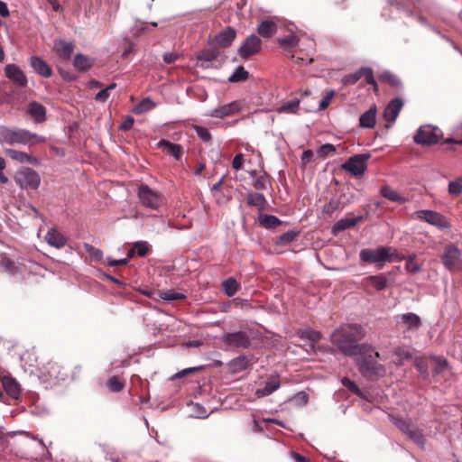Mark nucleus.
<instances>
[{
  "label": "nucleus",
  "instance_id": "12",
  "mask_svg": "<svg viewBox=\"0 0 462 462\" xmlns=\"http://www.w3.org/2000/svg\"><path fill=\"white\" fill-rule=\"evenodd\" d=\"M442 133L439 128L431 125H422L414 136V142L420 145H432L439 142Z\"/></svg>",
  "mask_w": 462,
  "mask_h": 462
},
{
  "label": "nucleus",
  "instance_id": "7",
  "mask_svg": "<svg viewBox=\"0 0 462 462\" xmlns=\"http://www.w3.org/2000/svg\"><path fill=\"white\" fill-rule=\"evenodd\" d=\"M221 341L226 347L237 350L247 349L251 346V337L245 330L225 333Z\"/></svg>",
  "mask_w": 462,
  "mask_h": 462
},
{
  "label": "nucleus",
  "instance_id": "48",
  "mask_svg": "<svg viewBox=\"0 0 462 462\" xmlns=\"http://www.w3.org/2000/svg\"><path fill=\"white\" fill-rule=\"evenodd\" d=\"M405 269L410 273H417L420 271V264L416 260V255H409L406 260Z\"/></svg>",
  "mask_w": 462,
  "mask_h": 462
},
{
  "label": "nucleus",
  "instance_id": "33",
  "mask_svg": "<svg viewBox=\"0 0 462 462\" xmlns=\"http://www.w3.org/2000/svg\"><path fill=\"white\" fill-rule=\"evenodd\" d=\"M362 217H356L353 218H342L335 223L332 227L333 234L337 235L346 229L355 226L358 222L362 220Z\"/></svg>",
  "mask_w": 462,
  "mask_h": 462
},
{
  "label": "nucleus",
  "instance_id": "32",
  "mask_svg": "<svg viewBox=\"0 0 462 462\" xmlns=\"http://www.w3.org/2000/svg\"><path fill=\"white\" fill-rule=\"evenodd\" d=\"M280 387V381L278 376H273L267 381L263 388L257 389L255 394L257 397H264L272 394Z\"/></svg>",
  "mask_w": 462,
  "mask_h": 462
},
{
  "label": "nucleus",
  "instance_id": "19",
  "mask_svg": "<svg viewBox=\"0 0 462 462\" xmlns=\"http://www.w3.org/2000/svg\"><path fill=\"white\" fill-rule=\"evenodd\" d=\"M6 78L12 80L16 86L24 88L27 85V78L23 70L15 64H7L5 68Z\"/></svg>",
  "mask_w": 462,
  "mask_h": 462
},
{
  "label": "nucleus",
  "instance_id": "44",
  "mask_svg": "<svg viewBox=\"0 0 462 462\" xmlns=\"http://www.w3.org/2000/svg\"><path fill=\"white\" fill-rule=\"evenodd\" d=\"M106 386L114 393L121 392L125 387V380L116 375L112 376L106 382Z\"/></svg>",
  "mask_w": 462,
  "mask_h": 462
},
{
  "label": "nucleus",
  "instance_id": "22",
  "mask_svg": "<svg viewBox=\"0 0 462 462\" xmlns=\"http://www.w3.org/2000/svg\"><path fill=\"white\" fill-rule=\"evenodd\" d=\"M74 47L72 42L64 40H57L54 42L53 49L59 57L68 60L73 53Z\"/></svg>",
  "mask_w": 462,
  "mask_h": 462
},
{
  "label": "nucleus",
  "instance_id": "63",
  "mask_svg": "<svg viewBox=\"0 0 462 462\" xmlns=\"http://www.w3.org/2000/svg\"><path fill=\"white\" fill-rule=\"evenodd\" d=\"M202 369V366H196V367H190V368H186V369H183L182 371L177 373L176 374H174L172 376V379H179V378H181V377H184L188 374H193L197 371H199Z\"/></svg>",
  "mask_w": 462,
  "mask_h": 462
},
{
  "label": "nucleus",
  "instance_id": "26",
  "mask_svg": "<svg viewBox=\"0 0 462 462\" xmlns=\"http://www.w3.org/2000/svg\"><path fill=\"white\" fill-rule=\"evenodd\" d=\"M157 146L166 154L172 155L179 160L182 153V147L180 144L172 143L167 140H161Z\"/></svg>",
  "mask_w": 462,
  "mask_h": 462
},
{
  "label": "nucleus",
  "instance_id": "6",
  "mask_svg": "<svg viewBox=\"0 0 462 462\" xmlns=\"http://www.w3.org/2000/svg\"><path fill=\"white\" fill-rule=\"evenodd\" d=\"M137 194L141 204L151 209H158L165 202L162 194L145 184L139 186Z\"/></svg>",
  "mask_w": 462,
  "mask_h": 462
},
{
  "label": "nucleus",
  "instance_id": "49",
  "mask_svg": "<svg viewBox=\"0 0 462 462\" xmlns=\"http://www.w3.org/2000/svg\"><path fill=\"white\" fill-rule=\"evenodd\" d=\"M116 88V83L109 84L106 88L100 90L98 93L96 94L95 100L100 103H105L110 96V91L115 89Z\"/></svg>",
  "mask_w": 462,
  "mask_h": 462
},
{
  "label": "nucleus",
  "instance_id": "54",
  "mask_svg": "<svg viewBox=\"0 0 462 462\" xmlns=\"http://www.w3.org/2000/svg\"><path fill=\"white\" fill-rule=\"evenodd\" d=\"M362 78L361 68L355 73L347 74L342 79L344 85H354Z\"/></svg>",
  "mask_w": 462,
  "mask_h": 462
},
{
  "label": "nucleus",
  "instance_id": "40",
  "mask_svg": "<svg viewBox=\"0 0 462 462\" xmlns=\"http://www.w3.org/2000/svg\"><path fill=\"white\" fill-rule=\"evenodd\" d=\"M259 223L266 228H273L281 224V220L273 215H260Z\"/></svg>",
  "mask_w": 462,
  "mask_h": 462
},
{
  "label": "nucleus",
  "instance_id": "27",
  "mask_svg": "<svg viewBox=\"0 0 462 462\" xmlns=\"http://www.w3.org/2000/svg\"><path fill=\"white\" fill-rule=\"evenodd\" d=\"M31 66L38 74L44 78H50L51 76L52 70L51 67L42 59L37 56L31 58Z\"/></svg>",
  "mask_w": 462,
  "mask_h": 462
},
{
  "label": "nucleus",
  "instance_id": "24",
  "mask_svg": "<svg viewBox=\"0 0 462 462\" xmlns=\"http://www.w3.org/2000/svg\"><path fill=\"white\" fill-rule=\"evenodd\" d=\"M2 385L5 393L13 399H18L21 393L19 383L10 376L2 378Z\"/></svg>",
  "mask_w": 462,
  "mask_h": 462
},
{
  "label": "nucleus",
  "instance_id": "41",
  "mask_svg": "<svg viewBox=\"0 0 462 462\" xmlns=\"http://www.w3.org/2000/svg\"><path fill=\"white\" fill-rule=\"evenodd\" d=\"M379 80L393 88H399L401 86L400 79L397 78L396 75L390 71H383L379 76Z\"/></svg>",
  "mask_w": 462,
  "mask_h": 462
},
{
  "label": "nucleus",
  "instance_id": "17",
  "mask_svg": "<svg viewBox=\"0 0 462 462\" xmlns=\"http://www.w3.org/2000/svg\"><path fill=\"white\" fill-rule=\"evenodd\" d=\"M402 106L403 101L400 97H395L389 102L383 111V118L387 121L385 127L390 128L391 124L395 122Z\"/></svg>",
  "mask_w": 462,
  "mask_h": 462
},
{
  "label": "nucleus",
  "instance_id": "62",
  "mask_svg": "<svg viewBox=\"0 0 462 462\" xmlns=\"http://www.w3.org/2000/svg\"><path fill=\"white\" fill-rule=\"evenodd\" d=\"M244 162H245V156L243 153H237L233 161H232V167L236 170V171H239L243 168V165H244Z\"/></svg>",
  "mask_w": 462,
  "mask_h": 462
},
{
  "label": "nucleus",
  "instance_id": "13",
  "mask_svg": "<svg viewBox=\"0 0 462 462\" xmlns=\"http://www.w3.org/2000/svg\"><path fill=\"white\" fill-rule=\"evenodd\" d=\"M262 44L263 42L258 36L251 34L242 42L237 53L242 60H248L261 51Z\"/></svg>",
  "mask_w": 462,
  "mask_h": 462
},
{
  "label": "nucleus",
  "instance_id": "38",
  "mask_svg": "<svg viewBox=\"0 0 462 462\" xmlns=\"http://www.w3.org/2000/svg\"><path fill=\"white\" fill-rule=\"evenodd\" d=\"M249 78V72L243 67L239 66L234 73L228 78V81L232 83L243 82Z\"/></svg>",
  "mask_w": 462,
  "mask_h": 462
},
{
  "label": "nucleus",
  "instance_id": "30",
  "mask_svg": "<svg viewBox=\"0 0 462 462\" xmlns=\"http://www.w3.org/2000/svg\"><path fill=\"white\" fill-rule=\"evenodd\" d=\"M47 243L56 248H61L66 245V238L64 236L56 229H51L45 236Z\"/></svg>",
  "mask_w": 462,
  "mask_h": 462
},
{
  "label": "nucleus",
  "instance_id": "5",
  "mask_svg": "<svg viewBox=\"0 0 462 462\" xmlns=\"http://www.w3.org/2000/svg\"><path fill=\"white\" fill-rule=\"evenodd\" d=\"M69 376V370L62 364L50 360L39 368V378L51 386L60 381H65Z\"/></svg>",
  "mask_w": 462,
  "mask_h": 462
},
{
  "label": "nucleus",
  "instance_id": "59",
  "mask_svg": "<svg viewBox=\"0 0 462 462\" xmlns=\"http://www.w3.org/2000/svg\"><path fill=\"white\" fill-rule=\"evenodd\" d=\"M269 175L266 172H263V174L260 175L253 183V186L255 189H266V183L269 179Z\"/></svg>",
  "mask_w": 462,
  "mask_h": 462
},
{
  "label": "nucleus",
  "instance_id": "18",
  "mask_svg": "<svg viewBox=\"0 0 462 462\" xmlns=\"http://www.w3.org/2000/svg\"><path fill=\"white\" fill-rule=\"evenodd\" d=\"M396 319L397 323L402 326L405 331H417L421 327L420 318L412 312L398 315Z\"/></svg>",
  "mask_w": 462,
  "mask_h": 462
},
{
  "label": "nucleus",
  "instance_id": "8",
  "mask_svg": "<svg viewBox=\"0 0 462 462\" xmlns=\"http://www.w3.org/2000/svg\"><path fill=\"white\" fill-rule=\"evenodd\" d=\"M371 155L369 153H359L349 157L341 165L342 170L349 172L355 177L362 176L367 169V162Z\"/></svg>",
  "mask_w": 462,
  "mask_h": 462
},
{
  "label": "nucleus",
  "instance_id": "25",
  "mask_svg": "<svg viewBox=\"0 0 462 462\" xmlns=\"http://www.w3.org/2000/svg\"><path fill=\"white\" fill-rule=\"evenodd\" d=\"M143 294L147 295L150 298H155V295H157L159 298L166 300V301H172V300H179L185 298V296L182 293L176 292L172 290H167V291H143Z\"/></svg>",
  "mask_w": 462,
  "mask_h": 462
},
{
  "label": "nucleus",
  "instance_id": "51",
  "mask_svg": "<svg viewBox=\"0 0 462 462\" xmlns=\"http://www.w3.org/2000/svg\"><path fill=\"white\" fill-rule=\"evenodd\" d=\"M448 193L452 196H459L462 193V177L448 183Z\"/></svg>",
  "mask_w": 462,
  "mask_h": 462
},
{
  "label": "nucleus",
  "instance_id": "50",
  "mask_svg": "<svg viewBox=\"0 0 462 462\" xmlns=\"http://www.w3.org/2000/svg\"><path fill=\"white\" fill-rule=\"evenodd\" d=\"M343 206L338 199H331L328 203L325 204L324 213L331 216L335 211L341 210Z\"/></svg>",
  "mask_w": 462,
  "mask_h": 462
},
{
  "label": "nucleus",
  "instance_id": "28",
  "mask_svg": "<svg viewBox=\"0 0 462 462\" xmlns=\"http://www.w3.org/2000/svg\"><path fill=\"white\" fill-rule=\"evenodd\" d=\"M5 154L11 159L19 162H28L32 165L38 164V160L26 152L16 151L14 149H6Z\"/></svg>",
  "mask_w": 462,
  "mask_h": 462
},
{
  "label": "nucleus",
  "instance_id": "9",
  "mask_svg": "<svg viewBox=\"0 0 462 462\" xmlns=\"http://www.w3.org/2000/svg\"><path fill=\"white\" fill-rule=\"evenodd\" d=\"M442 264L450 272H455L462 266V252L454 244H448L441 255Z\"/></svg>",
  "mask_w": 462,
  "mask_h": 462
},
{
  "label": "nucleus",
  "instance_id": "29",
  "mask_svg": "<svg viewBox=\"0 0 462 462\" xmlns=\"http://www.w3.org/2000/svg\"><path fill=\"white\" fill-rule=\"evenodd\" d=\"M376 124V107H370L360 116L359 125L363 128H374Z\"/></svg>",
  "mask_w": 462,
  "mask_h": 462
},
{
  "label": "nucleus",
  "instance_id": "53",
  "mask_svg": "<svg viewBox=\"0 0 462 462\" xmlns=\"http://www.w3.org/2000/svg\"><path fill=\"white\" fill-rule=\"evenodd\" d=\"M133 245L135 250L136 255L139 257L145 256L149 252L150 245L145 241L135 242Z\"/></svg>",
  "mask_w": 462,
  "mask_h": 462
},
{
  "label": "nucleus",
  "instance_id": "16",
  "mask_svg": "<svg viewBox=\"0 0 462 462\" xmlns=\"http://www.w3.org/2000/svg\"><path fill=\"white\" fill-rule=\"evenodd\" d=\"M415 214L419 219L440 229L448 228L449 226L446 217L439 212L433 210H419Z\"/></svg>",
  "mask_w": 462,
  "mask_h": 462
},
{
  "label": "nucleus",
  "instance_id": "55",
  "mask_svg": "<svg viewBox=\"0 0 462 462\" xmlns=\"http://www.w3.org/2000/svg\"><path fill=\"white\" fill-rule=\"evenodd\" d=\"M222 180L223 178L220 180H218L216 184H214L211 189V192L213 196L216 198L217 203H223L226 200V196L219 189L220 186L222 185Z\"/></svg>",
  "mask_w": 462,
  "mask_h": 462
},
{
  "label": "nucleus",
  "instance_id": "11",
  "mask_svg": "<svg viewBox=\"0 0 462 462\" xmlns=\"http://www.w3.org/2000/svg\"><path fill=\"white\" fill-rule=\"evenodd\" d=\"M14 180L22 189H38L41 178L39 174L31 168H22L14 175Z\"/></svg>",
  "mask_w": 462,
  "mask_h": 462
},
{
  "label": "nucleus",
  "instance_id": "4",
  "mask_svg": "<svg viewBox=\"0 0 462 462\" xmlns=\"http://www.w3.org/2000/svg\"><path fill=\"white\" fill-rule=\"evenodd\" d=\"M44 136L38 135L31 133L25 129H9L6 127L0 128V141L10 144L21 143V144H35L46 142Z\"/></svg>",
  "mask_w": 462,
  "mask_h": 462
},
{
  "label": "nucleus",
  "instance_id": "23",
  "mask_svg": "<svg viewBox=\"0 0 462 462\" xmlns=\"http://www.w3.org/2000/svg\"><path fill=\"white\" fill-rule=\"evenodd\" d=\"M362 282L365 288L371 286L377 291L384 290L388 285V280L383 274L367 276Z\"/></svg>",
  "mask_w": 462,
  "mask_h": 462
},
{
  "label": "nucleus",
  "instance_id": "35",
  "mask_svg": "<svg viewBox=\"0 0 462 462\" xmlns=\"http://www.w3.org/2000/svg\"><path fill=\"white\" fill-rule=\"evenodd\" d=\"M381 194L383 198L399 204H402L406 201V199L400 195L396 190L393 189L388 186H384L381 189Z\"/></svg>",
  "mask_w": 462,
  "mask_h": 462
},
{
  "label": "nucleus",
  "instance_id": "42",
  "mask_svg": "<svg viewBox=\"0 0 462 462\" xmlns=\"http://www.w3.org/2000/svg\"><path fill=\"white\" fill-rule=\"evenodd\" d=\"M154 107L155 103L150 97H145L134 106V113L143 114Z\"/></svg>",
  "mask_w": 462,
  "mask_h": 462
},
{
  "label": "nucleus",
  "instance_id": "10",
  "mask_svg": "<svg viewBox=\"0 0 462 462\" xmlns=\"http://www.w3.org/2000/svg\"><path fill=\"white\" fill-rule=\"evenodd\" d=\"M393 424L407 437L412 440L416 445L420 448H423L425 445V438L423 436L422 430L418 429L415 425L403 420L402 418H393Z\"/></svg>",
  "mask_w": 462,
  "mask_h": 462
},
{
  "label": "nucleus",
  "instance_id": "45",
  "mask_svg": "<svg viewBox=\"0 0 462 462\" xmlns=\"http://www.w3.org/2000/svg\"><path fill=\"white\" fill-rule=\"evenodd\" d=\"M298 234H299L298 232L292 231V230L287 231V232L282 234L281 236H279L277 237L275 243H276V245H289L297 237Z\"/></svg>",
  "mask_w": 462,
  "mask_h": 462
},
{
  "label": "nucleus",
  "instance_id": "1",
  "mask_svg": "<svg viewBox=\"0 0 462 462\" xmlns=\"http://www.w3.org/2000/svg\"><path fill=\"white\" fill-rule=\"evenodd\" d=\"M365 336V332L361 325H343L331 333L330 342L342 355L354 357L369 349L368 344L360 343Z\"/></svg>",
  "mask_w": 462,
  "mask_h": 462
},
{
  "label": "nucleus",
  "instance_id": "56",
  "mask_svg": "<svg viewBox=\"0 0 462 462\" xmlns=\"http://www.w3.org/2000/svg\"><path fill=\"white\" fill-rule=\"evenodd\" d=\"M86 252L96 261H101L103 258V252L94 247L89 244H85L84 245Z\"/></svg>",
  "mask_w": 462,
  "mask_h": 462
},
{
  "label": "nucleus",
  "instance_id": "43",
  "mask_svg": "<svg viewBox=\"0 0 462 462\" xmlns=\"http://www.w3.org/2000/svg\"><path fill=\"white\" fill-rule=\"evenodd\" d=\"M361 72H362V78L363 77L365 78V83L368 85H372L374 88V91L375 93H377L378 92V85L374 79L373 69L368 67H362Z\"/></svg>",
  "mask_w": 462,
  "mask_h": 462
},
{
  "label": "nucleus",
  "instance_id": "15",
  "mask_svg": "<svg viewBox=\"0 0 462 462\" xmlns=\"http://www.w3.org/2000/svg\"><path fill=\"white\" fill-rule=\"evenodd\" d=\"M447 365L446 360H428L426 358L417 359L415 363L417 370L423 378L428 377L430 367L432 368L435 374H439L447 367Z\"/></svg>",
  "mask_w": 462,
  "mask_h": 462
},
{
  "label": "nucleus",
  "instance_id": "3",
  "mask_svg": "<svg viewBox=\"0 0 462 462\" xmlns=\"http://www.w3.org/2000/svg\"><path fill=\"white\" fill-rule=\"evenodd\" d=\"M236 37V31L232 27H226L225 30L218 32L213 39L208 40L210 50L204 51V62L214 61L220 65L217 60L220 54V49L229 47Z\"/></svg>",
  "mask_w": 462,
  "mask_h": 462
},
{
  "label": "nucleus",
  "instance_id": "31",
  "mask_svg": "<svg viewBox=\"0 0 462 462\" xmlns=\"http://www.w3.org/2000/svg\"><path fill=\"white\" fill-rule=\"evenodd\" d=\"M278 29L277 24L269 19L263 20L257 27V32L263 38H271L276 33Z\"/></svg>",
  "mask_w": 462,
  "mask_h": 462
},
{
  "label": "nucleus",
  "instance_id": "58",
  "mask_svg": "<svg viewBox=\"0 0 462 462\" xmlns=\"http://www.w3.org/2000/svg\"><path fill=\"white\" fill-rule=\"evenodd\" d=\"M336 152V147L333 144L326 143L319 147L318 154L320 158H326L328 155L333 154Z\"/></svg>",
  "mask_w": 462,
  "mask_h": 462
},
{
  "label": "nucleus",
  "instance_id": "60",
  "mask_svg": "<svg viewBox=\"0 0 462 462\" xmlns=\"http://www.w3.org/2000/svg\"><path fill=\"white\" fill-rule=\"evenodd\" d=\"M299 105L300 101L298 99H294L283 104L280 110L286 113H295L299 107Z\"/></svg>",
  "mask_w": 462,
  "mask_h": 462
},
{
  "label": "nucleus",
  "instance_id": "57",
  "mask_svg": "<svg viewBox=\"0 0 462 462\" xmlns=\"http://www.w3.org/2000/svg\"><path fill=\"white\" fill-rule=\"evenodd\" d=\"M278 42L282 46L294 47L298 44L299 38L294 34H291L286 37L280 38Z\"/></svg>",
  "mask_w": 462,
  "mask_h": 462
},
{
  "label": "nucleus",
  "instance_id": "34",
  "mask_svg": "<svg viewBox=\"0 0 462 462\" xmlns=\"http://www.w3.org/2000/svg\"><path fill=\"white\" fill-rule=\"evenodd\" d=\"M18 271L19 268L14 261L9 259L5 254H0V273L15 274Z\"/></svg>",
  "mask_w": 462,
  "mask_h": 462
},
{
  "label": "nucleus",
  "instance_id": "14",
  "mask_svg": "<svg viewBox=\"0 0 462 462\" xmlns=\"http://www.w3.org/2000/svg\"><path fill=\"white\" fill-rule=\"evenodd\" d=\"M360 259L370 263L389 261V250L384 246H380L376 249H363L360 252Z\"/></svg>",
  "mask_w": 462,
  "mask_h": 462
},
{
  "label": "nucleus",
  "instance_id": "21",
  "mask_svg": "<svg viewBox=\"0 0 462 462\" xmlns=\"http://www.w3.org/2000/svg\"><path fill=\"white\" fill-rule=\"evenodd\" d=\"M26 113L35 123L41 124L46 120L45 106L36 101H31L28 104Z\"/></svg>",
  "mask_w": 462,
  "mask_h": 462
},
{
  "label": "nucleus",
  "instance_id": "61",
  "mask_svg": "<svg viewBox=\"0 0 462 462\" xmlns=\"http://www.w3.org/2000/svg\"><path fill=\"white\" fill-rule=\"evenodd\" d=\"M342 384L346 388H347L350 392H352L354 393H356V394L360 393V389L358 388L356 383L355 382L351 381L350 379H348L346 377H344L342 379Z\"/></svg>",
  "mask_w": 462,
  "mask_h": 462
},
{
  "label": "nucleus",
  "instance_id": "52",
  "mask_svg": "<svg viewBox=\"0 0 462 462\" xmlns=\"http://www.w3.org/2000/svg\"><path fill=\"white\" fill-rule=\"evenodd\" d=\"M188 413L190 417L200 418L202 414V407L199 402L190 401L187 403Z\"/></svg>",
  "mask_w": 462,
  "mask_h": 462
},
{
  "label": "nucleus",
  "instance_id": "2",
  "mask_svg": "<svg viewBox=\"0 0 462 462\" xmlns=\"http://www.w3.org/2000/svg\"><path fill=\"white\" fill-rule=\"evenodd\" d=\"M365 352V353H358L356 356L360 373L370 380H376L383 376L385 374V368L376 360L380 357L379 353L374 351L370 345L369 349Z\"/></svg>",
  "mask_w": 462,
  "mask_h": 462
},
{
  "label": "nucleus",
  "instance_id": "36",
  "mask_svg": "<svg viewBox=\"0 0 462 462\" xmlns=\"http://www.w3.org/2000/svg\"><path fill=\"white\" fill-rule=\"evenodd\" d=\"M73 65L78 70L86 71L92 67L93 61L88 56L77 54L74 57Z\"/></svg>",
  "mask_w": 462,
  "mask_h": 462
},
{
  "label": "nucleus",
  "instance_id": "46",
  "mask_svg": "<svg viewBox=\"0 0 462 462\" xmlns=\"http://www.w3.org/2000/svg\"><path fill=\"white\" fill-rule=\"evenodd\" d=\"M248 359L245 356H240L231 362V367L234 372H239L245 370L248 366Z\"/></svg>",
  "mask_w": 462,
  "mask_h": 462
},
{
  "label": "nucleus",
  "instance_id": "47",
  "mask_svg": "<svg viewBox=\"0 0 462 462\" xmlns=\"http://www.w3.org/2000/svg\"><path fill=\"white\" fill-rule=\"evenodd\" d=\"M300 337L302 339H308L311 343L319 342L321 338V333L317 330L306 329L300 331Z\"/></svg>",
  "mask_w": 462,
  "mask_h": 462
},
{
  "label": "nucleus",
  "instance_id": "64",
  "mask_svg": "<svg viewBox=\"0 0 462 462\" xmlns=\"http://www.w3.org/2000/svg\"><path fill=\"white\" fill-rule=\"evenodd\" d=\"M335 92L333 90H330L327 92L326 96L322 98V100L319 103V108L321 110L326 109L329 104L331 99L334 97Z\"/></svg>",
  "mask_w": 462,
  "mask_h": 462
},
{
  "label": "nucleus",
  "instance_id": "20",
  "mask_svg": "<svg viewBox=\"0 0 462 462\" xmlns=\"http://www.w3.org/2000/svg\"><path fill=\"white\" fill-rule=\"evenodd\" d=\"M242 108V104L240 101H233L229 104L221 106L214 110H212L208 116L217 118H223L226 116H232Z\"/></svg>",
  "mask_w": 462,
  "mask_h": 462
},
{
  "label": "nucleus",
  "instance_id": "37",
  "mask_svg": "<svg viewBox=\"0 0 462 462\" xmlns=\"http://www.w3.org/2000/svg\"><path fill=\"white\" fill-rule=\"evenodd\" d=\"M222 289L228 297L234 296L240 289V284L234 278H228L222 282Z\"/></svg>",
  "mask_w": 462,
  "mask_h": 462
},
{
  "label": "nucleus",
  "instance_id": "39",
  "mask_svg": "<svg viewBox=\"0 0 462 462\" xmlns=\"http://www.w3.org/2000/svg\"><path fill=\"white\" fill-rule=\"evenodd\" d=\"M247 204L262 209L266 204V199L261 193H250L247 197Z\"/></svg>",
  "mask_w": 462,
  "mask_h": 462
}]
</instances>
